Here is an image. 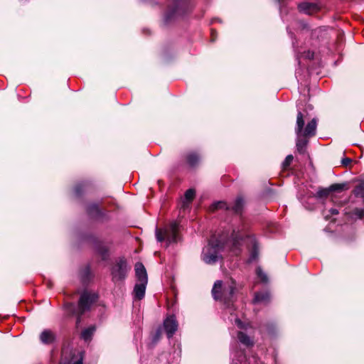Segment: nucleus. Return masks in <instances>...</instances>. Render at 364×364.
<instances>
[{"mask_svg":"<svg viewBox=\"0 0 364 364\" xmlns=\"http://www.w3.org/2000/svg\"><path fill=\"white\" fill-rule=\"evenodd\" d=\"M245 238H247L252 246L250 258V262H252L257 259L259 248L255 238L250 234L248 226L245 223H241L237 228L233 229L228 238V235H222L219 238L212 237L203 249L201 259L207 264H214L222 259L221 252L226 247L237 254L241 242Z\"/></svg>","mask_w":364,"mask_h":364,"instance_id":"f257e3e1","label":"nucleus"},{"mask_svg":"<svg viewBox=\"0 0 364 364\" xmlns=\"http://www.w3.org/2000/svg\"><path fill=\"white\" fill-rule=\"evenodd\" d=\"M317 122V119L311 118L306 110H298L295 133L296 134V146L299 154L306 153L309 139L316 135Z\"/></svg>","mask_w":364,"mask_h":364,"instance_id":"f03ea898","label":"nucleus"},{"mask_svg":"<svg viewBox=\"0 0 364 364\" xmlns=\"http://www.w3.org/2000/svg\"><path fill=\"white\" fill-rule=\"evenodd\" d=\"M97 299L96 294L85 291L80 297L77 306L73 303H68L65 305V309L69 314L77 316L76 323L78 324L80 322V316L90 309Z\"/></svg>","mask_w":364,"mask_h":364,"instance_id":"7ed1b4c3","label":"nucleus"},{"mask_svg":"<svg viewBox=\"0 0 364 364\" xmlns=\"http://www.w3.org/2000/svg\"><path fill=\"white\" fill-rule=\"evenodd\" d=\"M235 292V284L234 282L223 283L220 280L215 282L212 289V294L215 300H218L229 306L233 301Z\"/></svg>","mask_w":364,"mask_h":364,"instance_id":"20e7f679","label":"nucleus"},{"mask_svg":"<svg viewBox=\"0 0 364 364\" xmlns=\"http://www.w3.org/2000/svg\"><path fill=\"white\" fill-rule=\"evenodd\" d=\"M178 224L172 222L164 228H156L155 234L158 242L166 241L167 246L171 243L177 242L179 240Z\"/></svg>","mask_w":364,"mask_h":364,"instance_id":"39448f33","label":"nucleus"},{"mask_svg":"<svg viewBox=\"0 0 364 364\" xmlns=\"http://www.w3.org/2000/svg\"><path fill=\"white\" fill-rule=\"evenodd\" d=\"M131 267L129 266L124 257H119L115 260L111 267L112 281L114 284L122 283L127 278Z\"/></svg>","mask_w":364,"mask_h":364,"instance_id":"423d86ee","label":"nucleus"},{"mask_svg":"<svg viewBox=\"0 0 364 364\" xmlns=\"http://www.w3.org/2000/svg\"><path fill=\"white\" fill-rule=\"evenodd\" d=\"M191 7L189 0H171L168 5V10L164 17L165 23H167L172 18L183 15Z\"/></svg>","mask_w":364,"mask_h":364,"instance_id":"0eeeda50","label":"nucleus"},{"mask_svg":"<svg viewBox=\"0 0 364 364\" xmlns=\"http://www.w3.org/2000/svg\"><path fill=\"white\" fill-rule=\"evenodd\" d=\"M164 327L167 337L171 338L178 329V322L175 316H168L164 321Z\"/></svg>","mask_w":364,"mask_h":364,"instance_id":"6e6552de","label":"nucleus"},{"mask_svg":"<svg viewBox=\"0 0 364 364\" xmlns=\"http://www.w3.org/2000/svg\"><path fill=\"white\" fill-rule=\"evenodd\" d=\"M147 282H138L134 288L133 294L135 299L141 300L144 297Z\"/></svg>","mask_w":364,"mask_h":364,"instance_id":"1a4fd4ad","label":"nucleus"},{"mask_svg":"<svg viewBox=\"0 0 364 364\" xmlns=\"http://www.w3.org/2000/svg\"><path fill=\"white\" fill-rule=\"evenodd\" d=\"M135 274L138 282H148L146 271L142 263L135 264Z\"/></svg>","mask_w":364,"mask_h":364,"instance_id":"9d476101","label":"nucleus"},{"mask_svg":"<svg viewBox=\"0 0 364 364\" xmlns=\"http://www.w3.org/2000/svg\"><path fill=\"white\" fill-rule=\"evenodd\" d=\"M55 333L49 329L44 330L40 335V340L44 344L52 343L55 341Z\"/></svg>","mask_w":364,"mask_h":364,"instance_id":"9b49d317","label":"nucleus"},{"mask_svg":"<svg viewBox=\"0 0 364 364\" xmlns=\"http://www.w3.org/2000/svg\"><path fill=\"white\" fill-rule=\"evenodd\" d=\"M298 9L301 12L306 14H311L318 9V6L313 3L304 2L299 4Z\"/></svg>","mask_w":364,"mask_h":364,"instance_id":"f8f14e48","label":"nucleus"},{"mask_svg":"<svg viewBox=\"0 0 364 364\" xmlns=\"http://www.w3.org/2000/svg\"><path fill=\"white\" fill-rule=\"evenodd\" d=\"M270 294L267 291L257 292L255 295V303H264L267 304L269 301Z\"/></svg>","mask_w":364,"mask_h":364,"instance_id":"ddd939ff","label":"nucleus"},{"mask_svg":"<svg viewBox=\"0 0 364 364\" xmlns=\"http://www.w3.org/2000/svg\"><path fill=\"white\" fill-rule=\"evenodd\" d=\"M237 338L239 341L247 347L253 346L254 342L250 336L243 332H238Z\"/></svg>","mask_w":364,"mask_h":364,"instance_id":"4468645a","label":"nucleus"},{"mask_svg":"<svg viewBox=\"0 0 364 364\" xmlns=\"http://www.w3.org/2000/svg\"><path fill=\"white\" fill-rule=\"evenodd\" d=\"M87 213L94 217H97L102 215L98 204L91 203L87 208Z\"/></svg>","mask_w":364,"mask_h":364,"instance_id":"2eb2a0df","label":"nucleus"},{"mask_svg":"<svg viewBox=\"0 0 364 364\" xmlns=\"http://www.w3.org/2000/svg\"><path fill=\"white\" fill-rule=\"evenodd\" d=\"M244 205V200L242 197H237L230 209L235 213H240L242 211Z\"/></svg>","mask_w":364,"mask_h":364,"instance_id":"dca6fc26","label":"nucleus"},{"mask_svg":"<svg viewBox=\"0 0 364 364\" xmlns=\"http://www.w3.org/2000/svg\"><path fill=\"white\" fill-rule=\"evenodd\" d=\"M95 331V328L94 326H90L87 328L84 329L81 333V338L85 341H90Z\"/></svg>","mask_w":364,"mask_h":364,"instance_id":"f3484780","label":"nucleus"},{"mask_svg":"<svg viewBox=\"0 0 364 364\" xmlns=\"http://www.w3.org/2000/svg\"><path fill=\"white\" fill-rule=\"evenodd\" d=\"M210 209L211 211H215L218 209L230 210V207L224 201H218L213 203Z\"/></svg>","mask_w":364,"mask_h":364,"instance_id":"a211bd4d","label":"nucleus"},{"mask_svg":"<svg viewBox=\"0 0 364 364\" xmlns=\"http://www.w3.org/2000/svg\"><path fill=\"white\" fill-rule=\"evenodd\" d=\"M200 158L196 153H191L187 156V162L191 166H195L199 162Z\"/></svg>","mask_w":364,"mask_h":364,"instance_id":"6ab92c4d","label":"nucleus"},{"mask_svg":"<svg viewBox=\"0 0 364 364\" xmlns=\"http://www.w3.org/2000/svg\"><path fill=\"white\" fill-rule=\"evenodd\" d=\"M354 194L364 199V181L359 183L354 189Z\"/></svg>","mask_w":364,"mask_h":364,"instance_id":"aec40b11","label":"nucleus"},{"mask_svg":"<svg viewBox=\"0 0 364 364\" xmlns=\"http://www.w3.org/2000/svg\"><path fill=\"white\" fill-rule=\"evenodd\" d=\"M195 191L193 189H188L185 193V200L188 203H191L195 197Z\"/></svg>","mask_w":364,"mask_h":364,"instance_id":"412c9836","label":"nucleus"},{"mask_svg":"<svg viewBox=\"0 0 364 364\" xmlns=\"http://www.w3.org/2000/svg\"><path fill=\"white\" fill-rule=\"evenodd\" d=\"M257 274L258 277L261 279L263 282H267L268 279L267 274L262 270L260 267H258L257 269Z\"/></svg>","mask_w":364,"mask_h":364,"instance_id":"4be33fe9","label":"nucleus"},{"mask_svg":"<svg viewBox=\"0 0 364 364\" xmlns=\"http://www.w3.org/2000/svg\"><path fill=\"white\" fill-rule=\"evenodd\" d=\"M314 53L310 50H308L306 52H304V53L301 54L300 55H297V59L299 60L300 58H305L307 59H313L314 58Z\"/></svg>","mask_w":364,"mask_h":364,"instance_id":"5701e85b","label":"nucleus"},{"mask_svg":"<svg viewBox=\"0 0 364 364\" xmlns=\"http://www.w3.org/2000/svg\"><path fill=\"white\" fill-rule=\"evenodd\" d=\"M344 185L343 184H339V183H335L331 185L329 187L330 191H340L343 189Z\"/></svg>","mask_w":364,"mask_h":364,"instance_id":"b1692460","label":"nucleus"},{"mask_svg":"<svg viewBox=\"0 0 364 364\" xmlns=\"http://www.w3.org/2000/svg\"><path fill=\"white\" fill-rule=\"evenodd\" d=\"M329 188L328 189H320L316 193V196L318 198L326 197L329 194Z\"/></svg>","mask_w":364,"mask_h":364,"instance_id":"393cba45","label":"nucleus"},{"mask_svg":"<svg viewBox=\"0 0 364 364\" xmlns=\"http://www.w3.org/2000/svg\"><path fill=\"white\" fill-rule=\"evenodd\" d=\"M354 214L358 217L359 218H363L364 217V209L363 208H356L354 210Z\"/></svg>","mask_w":364,"mask_h":364,"instance_id":"a878e982","label":"nucleus"},{"mask_svg":"<svg viewBox=\"0 0 364 364\" xmlns=\"http://www.w3.org/2000/svg\"><path fill=\"white\" fill-rule=\"evenodd\" d=\"M292 161H293V156L288 155L284 161V166H289L291 163Z\"/></svg>","mask_w":364,"mask_h":364,"instance_id":"bb28decb","label":"nucleus"},{"mask_svg":"<svg viewBox=\"0 0 364 364\" xmlns=\"http://www.w3.org/2000/svg\"><path fill=\"white\" fill-rule=\"evenodd\" d=\"M99 253L101 255L103 259H105L107 256V250L105 248H100L98 250Z\"/></svg>","mask_w":364,"mask_h":364,"instance_id":"cd10ccee","label":"nucleus"},{"mask_svg":"<svg viewBox=\"0 0 364 364\" xmlns=\"http://www.w3.org/2000/svg\"><path fill=\"white\" fill-rule=\"evenodd\" d=\"M82 188V185H81V184L77 185L75 186V193L76 194V196H79L80 194Z\"/></svg>","mask_w":364,"mask_h":364,"instance_id":"c85d7f7f","label":"nucleus"},{"mask_svg":"<svg viewBox=\"0 0 364 364\" xmlns=\"http://www.w3.org/2000/svg\"><path fill=\"white\" fill-rule=\"evenodd\" d=\"M65 364H82V354L80 353V358L77 360L73 361V363L68 362V363H65Z\"/></svg>","mask_w":364,"mask_h":364,"instance_id":"c756f323","label":"nucleus"},{"mask_svg":"<svg viewBox=\"0 0 364 364\" xmlns=\"http://www.w3.org/2000/svg\"><path fill=\"white\" fill-rule=\"evenodd\" d=\"M235 324L240 328H244V324L242 322V321L238 318H236L235 319Z\"/></svg>","mask_w":364,"mask_h":364,"instance_id":"7c9ffc66","label":"nucleus"},{"mask_svg":"<svg viewBox=\"0 0 364 364\" xmlns=\"http://www.w3.org/2000/svg\"><path fill=\"white\" fill-rule=\"evenodd\" d=\"M352 160L350 158H345L341 161L343 166H348L351 163Z\"/></svg>","mask_w":364,"mask_h":364,"instance_id":"2f4dec72","label":"nucleus"},{"mask_svg":"<svg viewBox=\"0 0 364 364\" xmlns=\"http://www.w3.org/2000/svg\"><path fill=\"white\" fill-rule=\"evenodd\" d=\"M329 212L332 214V215H337L338 214V210L336 208H331L329 210Z\"/></svg>","mask_w":364,"mask_h":364,"instance_id":"473e14b6","label":"nucleus"},{"mask_svg":"<svg viewBox=\"0 0 364 364\" xmlns=\"http://www.w3.org/2000/svg\"><path fill=\"white\" fill-rule=\"evenodd\" d=\"M255 364H264L263 362L258 358L254 357Z\"/></svg>","mask_w":364,"mask_h":364,"instance_id":"72a5a7b5","label":"nucleus"},{"mask_svg":"<svg viewBox=\"0 0 364 364\" xmlns=\"http://www.w3.org/2000/svg\"><path fill=\"white\" fill-rule=\"evenodd\" d=\"M277 1H278L279 3H281L282 0H277Z\"/></svg>","mask_w":364,"mask_h":364,"instance_id":"f704fd0d","label":"nucleus"}]
</instances>
